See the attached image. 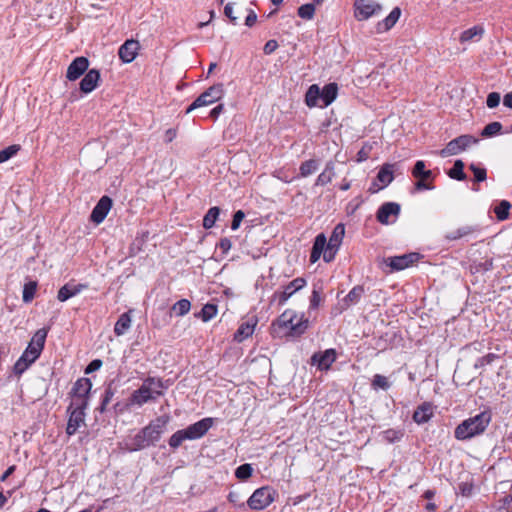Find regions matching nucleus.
Masks as SVG:
<instances>
[{
	"label": "nucleus",
	"mask_w": 512,
	"mask_h": 512,
	"mask_svg": "<svg viewBox=\"0 0 512 512\" xmlns=\"http://www.w3.org/2000/svg\"><path fill=\"white\" fill-rule=\"evenodd\" d=\"M102 360L100 359H94L92 360L85 368L84 373L85 374H91L97 370H99L102 367Z\"/></svg>",
	"instance_id": "obj_57"
},
{
	"label": "nucleus",
	"mask_w": 512,
	"mask_h": 512,
	"mask_svg": "<svg viewBox=\"0 0 512 512\" xmlns=\"http://www.w3.org/2000/svg\"><path fill=\"white\" fill-rule=\"evenodd\" d=\"M190 308L191 303L188 299H180L172 306V311L177 316H184L190 311Z\"/></svg>",
	"instance_id": "obj_43"
},
{
	"label": "nucleus",
	"mask_w": 512,
	"mask_h": 512,
	"mask_svg": "<svg viewBox=\"0 0 512 512\" xmlns=\"http://www.w3.org/2000/svg\"><path fill=\"white\" fill-rule=\"evenodd\" d=\"M37 290V282L29 281L25 283L23 287V295L22 299L24 303H30L34 297Z\"/></svg>",
	"instance_id": "obj_42"
},
{
	"label": "nucleus",
	"mask_w": 512,
	"mask_h": 512,
	"mask_svg": "<svg viewBox=\"0 0 512 512\" xmlns=\"http://www.w3.org/2000/svg\"><path fill=\"white\" fill-rule=\"evenodd\" d=\"M376 179L382 184L379 189L388 186L394 180L393 165L388 163L384 164L378 171Z\"/></svg>",
	"instance_id": "obj_30"
},
{
	"label": "nucleus",
	"mask_w": 512,
	"mask_h": 512,
	"mask_svg": "<svg viewBox=\"0 0 512 512\" xmlns=\"http://www.w3.org/2000/svg\"><path fill=\"white\" fill-rule=\"evenodd\" d=\"M326 246H327L326 236L323 233L318 234L315 237L312 249L322 255L324 253Z\"/></svg>",
	"instance_id": "obj_53"
},
{
	"label": "nucleus",
	"mask_w": 512,
	"mask_h": 512,
	"mask_svg": "<svg viewBox=\"0 0 512 512\" xmlns=\"http://www.w3.org/2000/svg\"><path fill=\"white\" fill-rule=\"evenodd\" d=\"M319 163L315 159H309L301 163L299 173L301 177H308L318 169Z\"/></svg>",
	"instance_id": "obj_41"
},
{
	"label": "nucleus",
	"mask_w": 512,
	"mask_h": 512,
	"mask_svg": "<svg viewBox=\"0 0 512 512\" xmlns=\"http://www.w3.org/2000/svg\"><path fill=\"white\" fill-rule=\"evenodd\" d=\"M227 499L234 507L239 508L240 510H245L247 508V502L245 503L241 495L237 492H229Z\"/></svg>",
	"instance_id": "obj_50"
},
{
	"label": "nucleus",
	"mask_w": 512,
	"mask_h": 512,
	"mask_svg": "<svg viewBox=\"0 0 512 512\" xmlns=\"http://www.w3.org/2000/svg\"><path fill=\"white\" fill-rule=\"evenodd\" d=\"M365 293L364 286H354L348 294L342 299L340 306L341 311L347 310L350 306L357 304Z\"/></svg>",
	"instance_id": "obj_22"
},
{
	"label": "nucleus",
	"mask_w": 512,
	"mask_h": 512,
	"mask_svg": "<svg viewBox=\"0 0 512 512\" xmlns=\"http://www.w3.org/2000/svg\"><path fill=\"white\" fill-rule=\"evenodd\" d=\"M370 150H371V147H368V148L366 146L362 147L357 153V161L358 162L366 161L369 158Z\"/></svg>",
	"instance_id": "obj_61"
},
{
	"label": "nucleus",
	"mask_w": 512,
	"mask_h": 512,
	"mask_svg": "<svg viewBox=\"0 0 512 512\" xmlns=\"http://www.w3.org/2000/svg\"><path fill=\"white\" fill-rule=\"evenodd\" d=\"M335 176V162L333 160H329L324 170L318 175L315 185L316 186H325L332 181Z\"/></svg>",
	"instance_id": "obj_26"
},
{
	"label": "nucleus",
	"mask_w": 512,
	"mask_h": 512,
	"mask_svg": "<svg viewBox=\"0 0 512 512\" xmlns=\"http://www.w3.org/2000/svg\"><path fill=\"white\" fill-rule=\"evenodd\" d=\"M308 328V319L302 315L297 319V314L291 309L285 310L271 324V334L274 338L299 337Z\"/></svg>",
	"instance_id": "obj_3"
},
{
	"label": "nucleus",
	"mask_w": 512,
	"mask_h": 512,
	"mask_svg": "<svg viewBox=\"0 0 512 512\" xmlns=\"http://www.w3.org/2000/svg\"><path fill=\"white\" fill-rule=\"evenodd\" d=\"M217 247L221 249L223 254H227L232 247V242L229 238L223 237L218 242Z\"/></svg>",
	"instance_id": "obj_58"
},
{
	"label": "nucleus",
	"mask_w": 512,
	"mask_h": 512,
	"mask_svg": "<svg viewBox=\"0 0 512 512\" xmlns=\"http://www.w3.org/2000/svg\"><path fill=\"white\" fill-rule=\"evenodd\" d=\"M220 215V208L217 206L211 207L203 217V227L205 229H211Z\"/></svg>",
	"instance_id": "obj_37"
},
{
	"label": "nucleus",
	"mask_w": 512,
	"mask_h": 512,
	"mask_svg": "<svg viewBox=\"0 0 512 512\" xmlns=\"http://www.w3.org/2000/svg\"><path fill=\"white\" fill-rule=\"evenodd\" d=\"M337 251L338 249L330 250L329 245H327L323 253L324 261L331 262L335 258Z\"/></svg>",
	"instance_id": "obj_62"
},
{
	"label": "nucleus",
	"mask_w": 512,
	"mask_h": 512,
	"mask_svg": "<svg viewBox=\"0 0 512 512\" xmlns=\"http://www.w3.org/2000/svg\"><path fill=\"white\" fill-rule=\"evenodd\" d=\"M411 174L417 179L414 183L415 191L433 190L435 188L432 183L434 175L431 170H426V164L423 160L415 162Z\"/></svg>",
	"instance_id": "obj_9"
},
{
	"label": "nucleus",
	"mask_w": 512,
	"mask_h": 512,
	"mask_svg": "<svg viewBox=\"0 0 512 512\" xmlns=\"http://www.w3.org/2000/svg\"><path fill=\"white\" fill-rule=\"evenodd\" d=\"M480 232V228L477 225H465L457 228L454 231L445 234L444 238L447 241H456L465 237L472 236Z\"/></svg>",
	"instance_id": "obj_23"
},
{
	"label": "nucleus",
	"mask_w": 512,
	"mask_h": 512,
	"mask_svg": "<svg viewBox=\"0 0 512 512\" xmlns=\"http://www.w3.org/2000/svg\"><path fill=\"white\" fill-rule=\"evenodd\" d=\"M306 286V280L302 277H297L284 286L282 292L276 291L273 294V300H278V305L282 306L286 301L297 291Z\"/></svg>",
	"instance_id": "obj_14"
},
{
	"label": "nucleus",
	"mask_w": 512,
	"mask_h": 512,
	"mask_svg": "<svg viewBox=\"0 0 512 512\" xmlns=\"http://www.w3.org/2000/svg\"><path fill=\"white\" fill-rule=\"evenodd\" d=\"M87 288H88L87 284H82V283L73 284V283L69 282V283L63 285L58 290L57 299L60 302H65L68 299L76 296L77 294H79L80 292H82L83 290H85Z\"/></svg>",
	"instance_id": "obj_21"
},
{
	"label": "nucleus",
	"mask_w": 512,
	"mask_h": 512,
	"mask_svg": "<svg viewBox=\"0 0 512 512\" xmlns=\"http://www.w3.org/2000/svg\"><path fill=\"white\" fill-rule=\"evenodd\" d=\"M321 100V90L317 84L311 85L306 94L305 102L308 107H315L318 105V100Z\"/></svg>",
	"instance_id": "obj_34"
},
{
	"label": "nucleus",
	"mask_w": 512,
	"mask_h": 512,
	"mask_svg": "<svg viewBox=\"0 0 512 512\" xmlns=\"http://www.w3.org/2000/svg\"><path fill=\"white\" fill-rule=\"evenodd\" d=\"M464 162L460 159L456 160L453 167L447 172L448 176L457 181L466 180L467 176L464 172Z\"/></svg>",
	"instance_id": "obj_35"
},
{
	"label": "nucleus",
	"mask_w": 512,
	"mask_h": 512,
	"mask_svg": "<svg viewBox=\"0 0 512 512\" xmlns=\"http://www.w3.org/2000/svg\"><path fill=\"white\" fill-rule=\"evenodd\" d=\"M419 256V253H408L399 256L388 257L385 262L392 271H400L417 262Z\"/></svg>",
	"instance_id": "obj_16"
},
{
	"label": "nucleus",
	"mask_w": 512,
	"mask_h": 512,
	"mask_svg": "<svg viewBox=\"0 0 512 512\" xmlns=\"http://www.w3.org/2000/svg\"><path fill=\"white\" fill-rule=\"evenodd\" d=\"M391 384L388 381L387 377L381 375V374H375L373 376L371 387L374 390L382 389V390H388L390 388Z\"/></svg>",
	"instance_id": "obj_45"
},
{
	"label": "nucleus",
	"mask_w": 512,
	"mask_h": 512,
	"mask_svg": "<svg viewBox=\"0 0 512 512\" xmlns=\"http://www.w3.org/2000/svg\"><path fill=\"white\" fill-rule=\"evenodd\" d=\"M511 203L507 200L500 201L494 208V213L499 221H504L509 218V210Z\"/></svg>",
	"instance_id": "obj_38"
},
{
	"label": "nucleus",
	"mask_w": 512,
	"mask_h": 512,
	"mask_svg": "<svg viewBox=\"0 0 512 512\" xmlns=\"http://www.w3.org/2000/svg\"><path fill=\"white\" fill-rule=\"evenodd\" d=\"M224 95V85L222 83H217L209 87L203 93H201L186 109V114L192 112L193 110L211 105L217 101H219Z\"/></svg>",
	"instance_id": "obj_7"
},
{
	"label": "nucleus",
	"mask_w": 512,
	"mask_h": 512,
	"mask_svg": "<svg viewBox=\"0 0 512 512\" xmlns=\"http://www.w3.org/2000/svg\"><path fill=\"white\" fill-rule=\"evenodd\" d=\"M315 14V6L313 3L303 4L298 8V16L305 20H311Z\"/></svg>",
	"instance_id": "obj_47"
},
{
	"label": "nucleus",
	"mask_w": 512,
	"mask_h": 512,
	"mask_svg": "<svg viewBox=\"0 0 512 512\" xmlns=\"http://www.w3.org/2000/svg\"><path fill=\"white\" fill-rule=\"evenodd\" d=\"M20 149L21 146L19 144H13L0 150V164L11 159L20 151Z\"/></svg>",
	"instance_id": "obj_44"
},
{
	"label": "nucleus",
	"mask_w": 512,
	"mask_h": 512,
	"mask_svg": "<svg viewBox=\"0 0 512 512\" xmlns=\"http://www.w3.org/2000/svg\"><path fill=\"white\" fill-rule=\"evenodd\" d=\"M70 399H71L70 404L67 407L68 411L78 410V411L85 412L89 406V403H87L86 399H78L76 397H70Z\"/></svg>",
	"instance_id": "obj_51"
},
{
	"label": "nucleus",
	"mask_w": 512,
	"mask_h": 512,
	"mask_svg": "<svg viewBox=\"0 0 512 512\" xmlns=\"http://www.w3.org/2000/svg\"><path fill=\"white\" fill-rule=\"evenodd\" d=\"M217 311L218 309L216 304L207 303L202 307L201 311L196 316L201 318L203 322H208L216 316Z\"/></svg>",
	"instance_id": "obj_39"
},
{
	"label": "nucleus",
	"mask_w": 512,
	"mask_h": 512,
	"mask_svg": "<svg viewBox=\"0 0 512 512\" xmlns=\"http://www.w3.org/2000/svg\"><path fill=\"white\" fill-rule=\"evenodd\" d=\"M400 15H401V9L399 7L393 8L392 11L389 13V15L385 19L379 21L376 24L377 33H383V32L390 30L396 24Z\"/></svg>",
	"instance_id": "obj_25"
},
{
	"label": "nucleus",
	"mask_w": 512,
	"mask_h": 512,
	"mask_svg": "<svg viewBox=\"0 0 512 512\" xmlns=\"http://www.w3.org/2000/svg\"><path fill=\"white\" fill-rule=\"evenodd\" d=\"M66 413L68 415V421L66 426V434L68 436H72L76 434L81 426H85V417L86 412L78 411V410H70L66 409Z\"/></svg>",
	"instance_id": "obj_18"
},
{
	"label": "nucleus",
	"mask_w": 512,
	"mask_h": 512,
	"mask_svg": "<svg viewBox=\"0 0 512 512\" xmlns=\"http://www.w3.org/2000/svg\"><path fill=\"white\" fill-rule=\"evenodd\" d=\"M171 417L167 414L151 420L138 432L124 440V449L128 452H137L155 446L164 434Z\"/></svg>",
	"instance_id": "obj_1"
},
{
	"label": "nucleus",
	"mask_w": 512,
	"mask_h": 512,
	"mask_svg": "<svg viewBox=\"0 0 512 512\" xmlns=\"http://www.w3.org/2000/svg\"><path fill=\"white\" fill-rule=\"evenodd\" d=\"M100 79L101 75L99 70H88L79 83L80 91L84 94L91 93L98 86Z\"/></svg>",
	"instance_id": "obj_20"
},
{
	"label": "nucleus",
	"mask_w": 512,
	"mask_h": 512,
	"mask_svg": "<svg viewBox=\"0 0 512 512\" xmlns=\"http://www.w3.org/2000/svg\"><path fill=\"white\" fill-rule=\"evenodd\" d=\"M171 385L169 379L163 380L157 377H147L144 379L142 385L134 390L128 398L126 407H142L148 402H154L158 397L164 395V390H167Z\"/></svg>",
	"instance_id": "obj_2"
},
{
	"label": "nucleus",
	"mask_w": 512,
	"mask_h": 512,
	"mask_svg": "<svg viewBox=\"0 0 512 512\" xmlns=\"http://www.w3.org/2000/svg\"><path fill=\"white\" fill-rule=\"evenodd\" d=\"M338 94L337 83L326 84L321 90L322 106L327 107L334 102Z\"/></svg>",
	"instance_id": "obj_27"
},
{
	"label": "nucleus",
	"mask_w": 512,
	"mask_h": 512,
	"mask_svg": "<svg viewBox=\"0 0 512 512\" xmlns=\"http://www.w3.org/2000/svg\"><path fill=\"white\" fill-rule=\"evenodd\" d=\"M321 302V293L317 289H313L310 296V309H317Z\"/></svg>",
	"instance_id": "obj_56"
},
{
	"label": "nucleus",
	"mask_w": 512,
	"mask_h": 512,
	"mask_svg": "<svg viewBox=\"0 0 512 512\" xmlns=\"http://www.w3.org/2000/svg\"><path fill=\"white\" fill-rule=\"evenodd\" d=\"M502 124L498 121L487 124L481 131L480 135L483 138H490L502 132Z\"/></svg>",
	"instance_id": "obj_40"
},
{
	"label": "nucleus",
	"mask_w": 512,
	"mask_h": 512,
	"mask_svg": "<svg viewBox=\"0 0 512 512\" xmlns=\"http://www.w3.org/2000/svg\"><path fill=\"white\" fill-rule=\"evenodd\" d=\"M89 67V60L84 56L76 57L68 66L66 72V78L69 81H75L79 79Z\"/></svg>",
	"instance_id": "obj_17"
},
{
	"label": "nucleus",
	"mask_w": 512,
	"mask_h": 512,
	"mask_svg": "<svg viewBox=\"0 0 512 512\" xmlns=\"http://www.w3.org/2000/svg\"><path fill=\"white\" fill-rule=\"evenodd\" d=\"M500 93L498 92H491L488 94L486 99V104L489 108H496L500 103Z\"/></svg>",
	"instance_id": "obj_54"
},
{
	"label": "nucleus",
	"mask_w": 512,
	"mask_h": 512,
	"mask_svg": "<svg viewBox=\"0 0 512 512\" xmlns=\"http://www.w3.org/2000/svg\"><path fill=\"white\" fill-rule=\"evenodd\" d=\"M278 48V42L274 39L268 40L264 45L263 52L266 55L272 54Z\"/></svg>",
	"instance_id": "obj_59"
},
{
	"label": "nucleus",
	"mask_w": 512,
	"mask_h": 512,
	"mask_svg": "<svg viewBox=\"0 0 512 512\" xmlns=\"http://www.w3.org/2000/svg\"><path fill=\"white\" fill-rule=\"evenodd\" d=\"M492 419L490 410H485L475 416L469 417L458 424L454 430V437L460 441H467L485 432Z\"/></svg>",
	"instance_id": "obj_5"
},
{
	"label": "nucleus",
	"mask_w": 512,
	"mask_h": 512,
	"mask_svg": "<svg viewBox=\"0 0 512 512\" xmlns=\"http://www.w3.org/2000/svg\"><path fill=\"white\" fill-rule=\"evenodd\" d=\"M344 235H345L344 225L342 223L337 224L332 231L329 241L327 242V245H329L330 250L339 249Z\"/></svg>",
	"instance_id": "obj_29"
},
{
	"label": "nucleus",
	"mask_w": 512,
	"mask_h": 512,
	"mask_svg": "<svg viewBox=\"0 0 512 512\" xmlns=\"http://www.w3.org/2000/svg\"><path fill=\"white\" fill-rule=\"evenodd\" d=\"M253 468L251 464L245 463L238 466L235 470V476L239 480H247L252 476Z\"/></svg>",
	"instance_id": "obj_46"
},
{
	"label": "nucleus",
	"mask_w": 512,
	"mask_h": 512,
	"mask_svg": "<svg viewBox=\"0 0 512 512\" xmlns=\"http://www.w3.org/2000/svg\"><path fill=\"white\" fill-rule=\"evenodd\" d=\"M115 395V388L112 387V384H109L102 395L100 405L96 408L100 414H103L107 410V406L112 401Z\"/></svg>",
	"instance_id": "obj_36"
},
{
	"label": "nucleus",
	"mask_w": 512,
	"mask_h": 512,
	"mask_svg": "<svg viewBox=\"0 0 512 512\" xmlns=\"http://www.w3.org/2000/svg\"><path fill=\"white\" fill-rule=\"evenodd\" d=\"M92 382L89 378L82 377L75 381L68 394H91Z\"/></svg>",
	"instance_id": "obj_33"
},
{
	"label": "nucleus",
	"mask_w": 512,
	"mask_h": 512,
	"mask_svg": "<svg viewBox=\"0 0 512 512\" xmlns=\"http://www.w3.org/2000/svg\"><path fill=\"white\" fill-rule=\"evenodd\" d=\"M353 7L354 17L358 21H365L371 17L378 16L383 10L382 5L375 0H355Z\"/></svg>",
	"instance_id": "obj_11"
},
{
	"label": "nucleus",
	"mask_w": 512,
	"mask_h": 512,
	"mask_svg": "<svg viewBox=\"0 0 512 512\" xmlns=\"http://www.w3.org/2000/svg\"><path fill=\"white\" fill-rule=\"evenodd\" d=\"M498 358H499V356L497 354H495V353H488L487 355H485L483 357H479L475 361L474 368L475 369L484 368L485 366L492 364Z\"/></svg>",
	"instance_id": "obj_49"
},
{
	"label": "nucleus",
	"mask_w": 512,
	"mask_h": 512,
	"mask_svg": "<svg viewBox=\"0 0 512 512\" xmlns=\"http://www.w3.org/2000/svg\"><path fill=\"white\" fill-rule=\"evenodd\" d=\"M255 325V323H250L249 321L241 323V325L234 333V341L241 343L250 337L254 332Z\"/></svg>",
	"instance_id": "obj_31"
},
{
	"label": "nucleus",
	"mask_w": 512,
	"mask_h": 512,
	"mask_svg": "<svg viewBox=\"0 0 512 512\" xmlns=\"http://www.w3.org/2000/svg\"><path fill=\"white\" fill-rule=\"evenodd\" d=\"M130 312L131 311L121 314L118 320L116 321L114 325V333L117 336L124 335L126 331L130 328L132 322Z\"/></svg>",
	"instance_id": "obj_32"
},
{
	"label": "nucleus",
	"mask_w": 512,
	"mask_h": 512,
	"mask_svg": "<svg viewBox=\"0 0 512 512\" xmlns=\"http://www.w3.org/2000/svg\"><path fill=\"white\" fill-rule=\"evenodd\" d=\"M337 359L336 350L333 348L325 351L315 352L311 356L310 364L316 366L320 371H327Z\"/></svg>",
	"instance_id": "obj_13"
},
{
	"label": "nucleus",
	"mask_w": 512,
	"mask_h": 512,
	"mask_svg": "<svg viewBox=\"0 0 512 512\" xmlns=\"http://www.w3.org/2000/svg\"><path fill=\"white\" fill-rule=\"evenodd\" d=\"M48 330V328H41L35 332L27 348L13 366L15 375H22L40 357Z\"/></svg>",
	"instance_id": "obj_4"
},
{
	"label": "nucleus",
	"mask_w": 512,
	"mask_h": 512,
	"mask_svg": "<svg viewBox=\"0 0 512 512\" xmlns=\"http://www.w3.org/2000/svg\"><path fill=\"white\" fill-rule=\"evenodd\" d=\"M139 48H140V45L137 40H133V39L126 40L119 47V50H118L119 58L124 63H131L136 58Z\"/></svg>",
	"instance_id": "obj_19"
},
{
	"label": "nucleus",
	"mask_w": 512,
	"mask_h": 512,
	"mask_svg": "<svg viewBox=\"0 0 512 512\" xmlns=\"http://www.w3.org/2000/svg\"><path fill=\"white\" fill-rule=\"evenodd\" d=\"M478 142L479 139L470 134L460 135L449 141L439 154L441 157L457 155Z\"/></svg>",
	"instance_id": "obj_10"
},
{
	"label": "nucleus",
	"mask_w": 512,
	"mask_h": 512,
	"mask_svg": "<svg viewBox=\"0 0 512 512\" xmlns=\"http://www.w3.org/2000/svg\"><path fill=\"white\" fill-rule=\"evenodd\" d=\"M214 419L207 417L203 418L185 429L177 430L171 435L168 444L172 449H177L185 440H197L202 438L208 430L213 426Z\"/></svg>",
	"instance_id": "obj_6"
},
{
	"label": "nucleus",
	"mask_w": 512,
	"mask_h": 512,
	"mask_svg": "<svg viewBox=\"0 0 512 512\" xmlns=\"http://www.w3.org/2000/svg\"><path fill=\"white\" fill-rule=\"evenodd\" d=\"M433 417V405L430 402H424L419 405L413 413V420L417 424H424Z\"/></svg>",
	"instance_id": "obj_24"
},
{
	"label": "nucleus",
	"mask_w": 512,
	"mask_h": 512,
	"mask_svg": "<svg viewBox=\"0 0 512 512\" xmlns=\"http://www.w3.org/2000/svg\"><path fill=\"white\" fill-rule=\"evenodd\" d=\"M276 491L269 486L256 489L247 500V507L259 511L267 508L275 500Z\"/></svg>",
	"instance_id": "obj_8"
},
{
	"label": "nucleus",
	"mask_w": 512,
	"mask_h": 512,
	"mask_svg": "<svg viewBox=\"0 0 512 512\" xmlns=\"http://www.w3.org/2000/svg\"><path fill=\"white\" fill-rule=\"evenodd\" d=\"M469 169L473 172L474 174V181L475 182H483L486 180L487 178V172H486V169L483 168V167H479L478 165L474 164V163H471L469 165Z\"/></svg>",
	"instance_id": "obj_52"
},
{
	"label": "nucleus",
	"mask_w": 512,
	"mask_h": 512,
	"mask_svg": "<svg viewBox=\"0 0 512 512\" xmlns=\"http://www.w3.org/2000/svg\"><path fill=\"white\" fill-rule=\"evenodd\" d=\"M224 14L227 18H229V20L231 21L232 24H234V25L237 24V17L233 15L232 3L226 4V6L224 8Z\"/></svg>",
	"instance_id": "obj_60"
},
{
	"label": "nucleus",
	"mask_w": 512,
	"mask_h": 512,
	"mask_svg": "<svg viewBox=\"0 0 512 512\" xmlns=\"http://www.w3.org/2000/svg\"><path fill=\"white\" fill-rule=\"evenodd\" d=\"M112 204L113 201L109 196H102L90 214V221L97 225L102 223L112 208Z\"/></svg>",
	"instance_id": "obj_15"
},
{
	"label": "nucleus",
	"mask_w": 512,
	"mask_h": 512,
	"mask_svg": "<svg viewBox=\"0 0 512 512\" xmlns=\"http://www.w3.org/2000/svg\"><path fill=\"white\" fill-rule=\"evenodd\" d=\"M382 435L383 439L386 440L388 443H395L400 441L404 434L402 430L387 429L383 431Z\"/></svg>",
	"instance_id": "obj_48"
},
{
	"label": "nucleus",
	"mask_w": 512,
	"mask_h": 512,
	"mask_svg": "<svg viewBox=\"0 0 512 512\" xmlns=\"http://www.w3.org/2000/svg\"><path fill=\"white\" fill-rule=\"evenodd\" d=\"M244 217H245V213L242 210H237L233 214V219L231 222V229L237 230L240 227V224L243 221Z\"/></svg>",
	"instance_id": "obj_55"
},
{
	"label": "nucleus",
	"mask_w": 512,
	"mask_h": 512,
	"mask_svg": "<svg viewBox=\"0 0 512 512\" xmlns=\"http://www.w3.org/2000/svg\"><path fill=\"white\" fill-rule=\"evenodd\" d=\"M401 207L396 202H385L376 213V219L383 225H389L396 221L400 214Z\"/></svg>",
	"instance_id": "obj_12"
},
{
	"label": "nucleus",
	"mask_w": 512,
	"mask_h": 512,
	"mask_svg": "<svg viewBox=\"0 0 512 512\" xmlns=\"http://www.w3.org/2000/svg\"><path fill=\"white\" fill-rule=\"evenodd\" d=\"M257 21V15L253 10H250L246 19H245V25L248 27H252Z\"/></svg>",
	"instance_id": "obj_64"
},
{
	"label": "nucleus",
	"mask_w": 512,
	"mask_h": 512,
	"mask_svg": "<svg viewBox=\"0 0 512 512\" xmlns=\"http://www.w3.org/2000/svg\"><path fill=\"white\" fill-rule=\"evenodd\" d=\"M484 34V28L480 25H475L465 31H463L460 35V42H468V41H479Z\"/></svg>",
	"instance_id": "obj_28"
},
{
	"label": "nucleus",
	"mask_w": 512,
	"mask_h": 512,
	"mask_svg": "<svg viewBox=\"0 0 512 512\" xmlns=\"http://www.w3.org/2000/svg\"><path fill=\"white\" fill-rule=\"evenodd\" d=\"M458 488L460 490V493L463 496L471 495L472 490H473V486L471 484H468V483H460Z\"/></svg>",
	"instance_id": "obj_63"
}]
</instances>
